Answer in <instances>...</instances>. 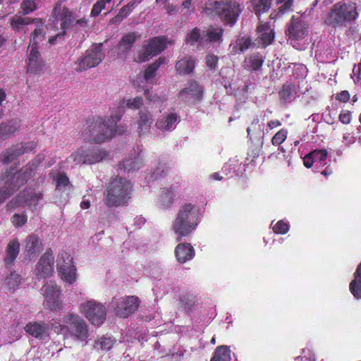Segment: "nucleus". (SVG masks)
Segmentation results:
<instances>
[{
  "mask_svg": "<svg viewBox=\"0 0 361 361\" xmlns=\"http://www.w3.org/2000/svg\"><path fill=\"white\" fill-rule=\"evenodd\" d=\"M124 112L123 104L119 103L116 113H111L107 119L101 117L94 118L92 122V143H102L111 140L116 134L122 135L126 132L124 126H118L117 123L121 119Z\"/></svg>",
  "mask_w": 361,
  "mask_h": 361,
  "instance_id": "nucleus-1",
  "label": "nucleus"
},
{
  "mask_svg": "<svg viewBox=\"0 0 361 361\" xmlns=\"http://www.w3.org/2000/svg\"><path fill=\"white\" fill-rule=\"evenodd\" d=\"M133 185L126 178L116 176L109 183L104 192V202L109 207L126 205L131 197Z\"/></svg>",
  "mask_w": 361,
  "mask_h": 361,
  "instance_id": "nucleus-2",
  "label": "nucleus"
},
{
  "mask_svg": "<svg viewBox=\"0 0 361 361\" xmlns=\"http://www.w3.org/2000/svg\"><path fill=\"white\" fill-rule=\"evenodd\" d=\"M206 11L217 16L224 26L233 27L238 21L242 9L236 0H209L206 3Z\"/></svg>",
  "mask_w": 361,
  "mask_h": 361,
  "instance_id": "nucleus-3",
  "label": "nucleus"
},
{
  "mask_svg": "<svg viewBox=\"0 0 361 361\" xmlns=\"http://www.w3.org/2000/svg\"><path fill=\"white\" fill-rule=\"evenodd\" d=\"M357 17L355 4L340 1L333 5L324 23L331 28H342L353 23Z\"/></svg>",
  "mask_w": 361,
  "mask_h": 361,
  "instance_id": "nucleus-4",
  "label": "nucleus"
},
{
  "mask_svg": "<svg viewBox=\"0 0 361 361\" xmlns=\"http://www.w3.org/2000/svg\"><path fill=\"white\" fill-rule=\"evenodd\" d=\"M197 212L195 206L185 203L179 209L172 225V230L177 235V240L190 235L197 226Z\"/></svg>",
  "mask_w": 361,
  "mask_h": 361,
  "instance_id": "nucleus-5",
  "label": "nucleus"
},
{
  "mask_svg": "<svg viewBox=\"0 0 361 361\" xmlns=\"http://www.w3.org/2000/svg\"><path fill=\"white\" fill-rule=\"evenodd\" d=\"M41 159L38 157L36 160L29 163L25 169L13 174H8L5 185L0 189V204L6 201L18 188L23 185L32 176L37 169Z\"/></svg>",
  "mask_w": 361,
  "mask_h": 361,
  "instance_id": "nucleus-6",
  "label": "nucleus"
},
{
  "mask_svg": "<svg viewBox=\"0 0 361 361\" xmlns=\"http://www.w3.org/2000/svg\"><path fill=\"white\" fill-rule=\"evenodd\" d=\"M63 323L61 329L66 331L77 340L82 341L87 338V325L78 315L73 314L67 315L63 319Z\"/></svg>",
  "mask_w": 361,
  "mask_h": 361,
  "instance_id": "nucleus-7",
  "label": "nucleus"
},
{
  "mask_svg": "<svg viewBox=\"0 0 361 361\" xmlns=\"http://www.w3.org/2000/svg\"><path fill=\"white\" fill-rule=\"evenodd\" d=\"M72 260L71 255L66 251L60 252L56 259V268L61 278L69 284H72L76 279L75 268Z\"/></svg>",
  "mask_w": 361,
  "mask_h": 361,
  "instance_id": "nucleus-8",
  "label": "nucleus"
},
{
  "mask_svg": "<svg viewBox=\"0 0 361 361\" xmlns=\"http://www.w3.org/2000/svg\"><path fill=\"white\" fill-rule=\"evenodd\" d=\"M41 292L45 299L44 304L48 308L55 311L62 309L61 290L54 281H47L42 288Z\"/></svg>",
  "mask_w": 361,
  "mask_h": 361,
  "instance_id": "nucleus-9",
  "label": "nucleus"
},
{
  "mask_svg": "<svg viewBox=\"0 0 361 361\" xmlns=\"http://www.w3.org/2000/svg\"><path fill=\"white\" fill-rule=\"evenodd\" d=\"M114 311L120 318H128L133 314L139 307V298L136 296H126L114 299Z\"/></svg>",
  "mask_w": 361,
  "mask_h": 361,
  "instance_id": "nucleus-10",
  "label": "nucleus"
},
{
  "mask_svg": "<svg viewBox=\"0 0 361 361\" xmlns=\"http://www.w3.org/2000/svg\"><path fill=\"white\" fill-rule=\"evenodd\" d=\"M42 198V194L40 192H35L34 190H25L20 192L16 197L13 199L7 204L9 209H15L20 206H35Z\"/></svg>",
  "mask_w": 361,
  "mask_h": 361,
  "instance_id": "nucleus-11",
  "label": "nucleus"
},
{
  "mask_svg": "<svg viewBox=\"0 0 361 361\" xmlns=\"http://www.w3.org/2000/svg\"><path fill=\"white\" fill-rule=\"evenodd\" d=\"M307 34V24L299 17L293 16L286 31V35L288 39L291 42L299 41L304 39Z\"/></svg>",
  "mask_w": 361,
  "mask_h": 361,
  "instance_id": "nucleus-12",
  "label": "nucleus"
},
{
  "mask_svg": "<svg viewBox=\"0 0 361 361\" xmlns=\"http://www.w3.org/2000/svg\"><path fill=\"white\" fill-rule=\"evenodd\" d=\"M36 147L37 144L33 141L13 145L2 152L1 161L4 163H10L23 154L31 152Z\"/></svg>",
  "mask_w": 361,
  "mask_h": 361,
  "instance_id": "nucleus-13",
  "label": "nucleus"
},
{
  "mask_svg": "<svg viewBox=\"0 0 361 361\" xmlns=\"http://www.w3.org/2000/svg\"><path fill=\"white\" fill-rule=\"evenodd\" d=\"M166 47V39L164 37H155L150 39L145 46L144 52L139 56L142 61H148L158 55Z\"/></svg>",
  "mask_w": 361,
  "mask_h": 361,
  "instance_id": "nucleus-14",
  "label": "nucleus"
},
{
  "mask_svg": "<svg viewBox=\"0 0 361 361\" xmlns=\"http://www.w3.org/2000/svg\"><path fill=\"white\" fill-rule=\"evenodd\" d=\"M54 257L51 250H47L36 264L35 274L38 279L47 278L54 271Z\"/></svg>",
  "mask_w": 361,
  "mask_h": 361,
  "instance_id": "nucleus-15",
  "label": "nucleus"
},
{
  "mask_svg": "<svg viewBox=\"0 0 361 361\" xmlns=\"http://www.w3.org/2000/svg\"><path fill=\"white\" fill-rule=\"evenodd\" d=\"M28 64L27 72L32 74H39L42 73L44 66V62L41 58L38 47H32L28 49Z\"/></svg>",
  "mask_w": 361,
  "mask_h": 361,
  "instance_id": "nucleus-16",
  "label": "nucleus"
},
{
  "mask_svg": "<svg viewBox=\"0 0 361 361\" xmlns=\"http://www.w3.org/2000/svg\"><path fill=\"white\" fill-rule=\"evenodd\" d=\"M21 128V121L13 118L0 125V142L13 136Z\"/></svg>",
  "mask_w": 361,
  "mask_h": 361,
  "instance_id": "nucleus-17",
  "label": "nucleus"
},
{
  "mask_svg": "<svg viewBox=\"0 0 361 361\" xmlns=\"http://www.w3.org/2000/svg\"><path fill=\"white\" fill-rule=\"evenodd\" d=\"M43 248L39 238L35 235H29L24 242V254L28 257H35Z\"/></svg>",
  "mask_w": 361,
  "mask_h": 361,
  "instance_id": "nucleus-18",
  "label": "nucleus"
},
{
  "mask_svg": "<svg viewBox=\"0 0 361 361\" xmlns=\"http://www.w3.org/2000/svg\"><path fill=\"white\" fill-rule=\"evenodd\" d=\"M195 250L190 243H179L175 248L176 259L180 263H185L195 257Z\"/></svg>",
  "mask_w": 361,
  "mask_h": 361,
  "instance_id": "nucleus-19",
  "label": "nucleus"
},
{
  "mask_svg": "<svg viewBox=\"0 0 361 361\" xmlns=\"http://www.w3.org/2000/svg\"><path fill=\"white\" fill-rule=\"evenodd\" d=\"M106 317V309L101 302L92 300V325H102Z\"/></svg>",
  "mask_w": 361,
  "mask_h": 361,
  "instance_id": "nucleus-20",
  "label": "nucleus"
},
{
  "mask_svg": "<svg viewBox=\"0 0 361 361\" xmlns=\"http://www.w3.org/2000/svg\"><path fill=\"white\" fill-rule=\"evenodd\" d=\"M203 92V88L199 82L195 80H190L186 87L180 91L179 94L180 95H190L195 101L199 102L202 99Z\"/></svg>",
  "mask_w": 361,
  "mask_h": 361,
  "instance_id": "nucleus-21",
  "label": "nucleus"
},
{
  "mask_svg": "<svg viewBox=\"0 0 361 361\" xmlns=\"http://www.w3.org/2000/svg\"><path fill=\"white\" fill-rule=\"evenodd\" d=\"M25 331L39 339H44L48 336V326L44 323L42 322H29L25 326Z\"/></svg>",
  "mask_w": 361,
  "mask_h": 361,
  "instance_id": "nucleus-22",
  "label": "nucleus"
},
{
  "mask_svg": "<svg viewBox=\"0 0 361 361\" xmlns=\"http://www.w3.org/2000/svg\"><path fill=\"white\" fill-rule=\"evenodd\" d=\"M141 35L136 32H129L125 34L118 44V49L123 54H127L133 47L137 39H140Z\"/></svg>",
  "mask_w": 361,
  "mask_h": 361,
  "instance_id": "nucleus-23",
  "label": "nucleus"
},
{
  "mask_svg": "<svg viewBox=\"0 0 361 361\" xmlns=\"http://www.w3.org/2000/svg\"><path fill=\"white\" fill-rule=\"evenodd\" d=\"M264 58L259 53H253L245 57L244 60V69L248 71H258L261 69Z\"/></svg>",
  "mask_w": 361,
  "mask_h": 361,
  "instance_id": "nucleus-24",
  "label": "nucleus"
},
{
  "mask_svg": "<svg viewBox=\"0 0 361 361\" xmlns=\"http://www.w3.org/2000/svg\"><path fill=\"white\" fill-rule=\"evenodd\" d=\"M257 32L259 35V38L262 41V45L266 47L271 44L274 39V32L271 29L268 23H260L257 27Z\"/></svg>",
  "mask_w": 361,
  "mask_h": 361,
  "instance_id": "nucleus-25",
  "label": "nucleus"
},
{
  "mask_svg": "<svg viewBox=\"0 0 361 361\" xmlns=\"http://www.w3.org/2000/svg\"><path fill=\"white\" fill-rule=\"evenodd\" d=\"M20 281V275L16 271H11L5 277L1 284V289L6 293H13L18 288Z\"/></svg>",
  "mask_w": 361,
  "mask_h": 361,
  "instance_id": "nucleus-26",
  "label": "nucleus"
},
{
  "mask_svg": "<svg viewBox=\"0 0 361 361\" xmlns=\"http://www.w3.org/2000/svg\"><path fill=\"white\" fill-rule=\"evenodd\" d=\"M60 6H56L53 10L52 17L56 16L57 18L59 16V19L61 21V27L65 30L73 25L75 18L72 12L67 8H63L61 13H60Z\"/></svg>",
  "mask_w": 361,
  "mask_h": 361,
  "instance_id": "nucleus-27",
  "label": "nucleus"
},
{
  "mask_svg": "<svg viewBox=\"0 0 361 361\" xmlns=\"http://www.w3.org/2000/svg\"><path fill=\"white\" fill-rule=\"evenodd\" d=\"M41 18H23L20 16H14L9 20L10 26L16 32H22L25 26L31 23H38L41 22Z\"/></svg>",
  "mask_w": 361,
  "mask_h": 361,
  "instance_id": "nucleus-28",
  "label": "nucleus"
},
{
  "mask_svg": "<svg viewBox=\"0 0 361 361\" xmlns=\"http://www.w3.org/2000/svg\"><path fill=\"white\" fill-rule=\"evenodd\" d=\"M195 60L191 56H185L176 63V71L181 75L190 74L195 66Z\"/></svg>",
  "mask_w": 361,
  "mask_h": 361,
  "instance_id": "nucleus-29",
  "label": "nucleus"
},
{
  "mask_svg": "<svg viewBox=\"0 0 361 361\" xmlns=\"http://www.w3.org/2000/svg\"><path fill=\"white\" fill-rule=\"evenodd\" d=\"M354 279L349 284V290L355 298L361 299V262L353 274Z\"/></svg>",
  "mask_w": 361,
  "mask_h": 361,
  "instance_id": "nucleus-30",
  "label": "nucleus"
},
{
  "mask_svg": "<svg viewBox=\"0 0 361 361\" xmlns=\"http://www.w3.org/2000/svg\"><path fill=\"white\" fill-rule=\"evenodd\" d=\"M178 116L176 113H170L162 118H159L156 122V126L161 130H171L175 128V124L177 123Z\"/></svg>",
  "mask_w": 361,
  "mask_h": 361,
  "instance_id": "nucleus-31",
  "label": "nucleus"
},
{
  "mask_svg": "<svg viewBox=\"0 0 361 361\" xmlns=\"http://www.w3.org/2000/svg\"><path fill=\"white\" fill-rule=\"evenodd\" d=\"M20 252V243L17 239L11 240L6 247V255L4 259L7 266H11Z\"/></svg>",
  "mask_w": 361,
  "mask_h": 361,
  "instance_id": "nucleus-32",
  "label": "nucleus"
},
{
  "mask_svg": "<svg viewBox=\"0 0 361 361\" xmlns=\"http://www.w3.org/2000/svg\"><path fill=\"white\" fill-rule=\"evenodd\" d=\"M116 343L114 337L108 335H104L94 341V348L97 350L109 351Z\"/></svg>",
  "mask_w": 361,
  "mask_h": 361,
  "instance_id": "nucleus-33",
  "label": "nucleus"
},
{
  "mask_svg": "<svg viewBox=\"0 0 361 361\" xmlns=\"http://www.w3.org/2000/svg\"><path fill=\"white\" fill-rule=\"evenodd\" d=\"M40 23L34 31L30 34V45L28 49L32 47H38V44L45 39L44 26L42 24V20L39 22Z\"/></svg>",
  "mask_w": 361,
  "mask_h": 361,
  "instance_id": "nucleus-34",
  "label": "nucleus"
},
{
  "mask_svg": "<svg viewBox=\"0 0 361 361\" xmlns=\"http://www.w3.org/2000/svg\"><path fill=\"white\" fill-rule=\"evenodd\" d=\"M224 30L221 27H209L203 33L206 41L211 43L221 42L222 41Z\"/></svg>",
  "mask_w": 361,
  "mask_h": 361,
  "instance_id": "nucleus-35",
  "label": "nucleus"
},
{
  "mask_svg": "<svg viewBox=\"0 0 361 361\" xmlns=\"http://www.w3.org/2000/svg\"><path fill=\"white\" fill-rule=\"evenodd\" d=\"M252 11L259 16L267 12L271 5L272 0H250Z\"/></svg>",
  "mask_w": 361,
  "mask_h": 361,
  "instance_id": "nucleus-36",
  "label": "nucleus"
},
{
  "mask_svg": "<svg viewBox=\"0 0 361 361\" xmlns=\"http://www.w3.org/2000/svg\"><path fill=\"white\" fill-rule=\"evenodd\" d=\"M140 117L137 121V129L138 133L142 134L144 130L150 128L152 123H153L152 115L149 111H140Z\"/></svg>",
  "mask_w": 361,
  "mask_h": 361,
  "instance_id": "nucleus-37",
  "label": "nucleus"
},
{
  "mask_svg": "<svg viewBox=\"0 0 361 361\" xmlns=\"http://www.w3.org/2000/svg\"><path fill=\"white\" fill-rule=\"evenodd\" d=\"M277 4H282L277 10L274 11L271 15V19H276L279 16L292 11L293 0H276Z\"/></svg>",
  "mask_w": 361,
  "mask_h": 361,
  "instance_id": "nucleus-38",
  "label": "nucleus"
},
{
  "mask_svg": "<svg viewBox=\"0 0 361 361\" xmlns=\"http://www.w3.org/2000/svg\"><path fill=\"white\" fill-rule=\"evenodd\" d=\"M252 44V40L250 37H238L232 47V51L234 54L244 52L250 48Z\"/></svg>",
  "mask_w": 361,
  "mask_h": 361,
  "instance_id": "nucleus-39",
  "label": "nucleus"
},
{
  "mask_svg": "<svg viewBox=\"0 0 361 361\" xmlns=\"http://www.w3.org/2000/svg\"><path fill=\"white\" fill-rule=\"evenodd\" d=\"M231 350L227 345L218 346L210 361H231Z\"/></svg>",
  "mask_w": 361,
  "mask_h": 361,
  "instance_id": "nucleus-40",
  "label": "nucleus"
},
{
  "mask_svg": "<svg viewBox=\"0 0 361 361\" xmlns=\"http://www.w3.org/2000/svg\"><path fill=\"white\" fill-rule=\"evenodd\" d=\"M89 159V153L87 151L79 149L75 152L73 153L68 158V162H74L75 165H80L85 164Z\"/></svg>",
  "mask_w": 361,
  "mask_h": 361,
  "instance_id": "nucleus-41",
  "label": "nucleus"
},
{
  "mask_svg": "<svg viewBox=\"0 0 361 361\" xmlns=\"http://www.w3.org/2000/svg\"><path fill=\"white\" fill-rule=\"evenodd\" d=\"M42 5V0H24L20 4V8L23 11L24 15H28Z\"/></svg>",
  "mask_w": 361,
  "mask_h": 361,
  "instance_id": "nucleus-42",
  "label": "nucleus"
},
{
  "mask_svg": "<svg viewBox=\"0 0 361 361\" xmlns=\"http://www.w3.org/2000/svg\"><path fill=\"white\" fill-rule=\"evenodd\" d=\"M104 53L102 51V44H92V68L97 66L104 59Z\"/></svg>",
  "mask_w": 361,
  "mask_h": 361,
  "instance_id": "nucleus-43",
  "label": "nucleus"
},
{
  "mask_svg": "<svg viewBox=\"0 0 361 361\" xmlns=\"http://www.w3.org/2000/svg\"><path fill=\"white\" fill-rule=\"evenodd\" d=\"M165 63V59L162 57H159L156 61L149 64L145 69L144 73V78L146 80L154 78L156 75L157 71L159 69L161 65Z\"/></svg>",
  "mask_w": 361,
  "mask_h": 361,
  "instance_id": "nucleus-44",
  "label": "nucleus"
},
{
  "mask_svg": "<svg viewBox=\"0 0 361 361\" xmlns=\"http://www.w3.org/2000/svg\"><path fill=\"white\" fill-rule=\"evenodd\" d=\"M203 38L204 37H202L200 29L195 27L187 32L185 42L187 44L194 46Z\"/></svg>",
  "mask_w": 361,
  "mask_h": 361,
  "instance_id": "nucleus-45",
  "label": "nucleus"
},
{
  "mask_svg": "<svg viewBox=\"0 0 361 361\" xmlns=\"http://www.w3.org/2000/svg\"><path fill=\"white\" fill-rule=\"evenodd\" d=\"M173 191L171 188H164L159 198V203L163 207H170L173 201Z\"/></svg>",
  "mask_w": 361,
  "mask_h": 361,
  "instance_id": "nucleus-46",
  "label": "nucleus"
},
{
  "mask_svg": "<svg viewBox=\"0 0 361 361\" xmlns=\"http://www.w3.org/2000/svg\"><path fill=\"white\" fill-rule=\"evenodd\" d=\"M141 166V163L138 157H135L133 159H126L119 164L121 169L127 170L128 171L135 169H139Z\"/></svg>",
  "mask_w": 361,
  "mask_h": 361,
  "instance_id": "nucleus-47",
  "label": "nucleus"
},
{
  "mask_svg": "<svg viewBox=\"0 0 361 361\" xmlns=\"http://www.w3.org/2000/svg\"><path fill=\"white\" fill-rule=\"evenodd\" d=\"M288 130L281 128L272 137L271 142L274 146L279 147L286 140L288 136Z\"/></svg>",
  "mask_w": 361,
  "mask_h": 361,
  "instance_id": "nucleus-48",
  "label": "nucleus"
},
{
  "mask_svg": "<svg viewBox=\"0 0 361 361\" xmlns=\"http://www.w3.org/2000/svg\"><path fill=\"white\" fill-rule=\"evenodd\" d=\"M180 307L186 312H189L195 305V300L192 296L185 294L180 296Z\"/></svg>",
  "mask_w": 361,
  "mask_h": 361,
  "instance_id": "nucleus-49",
  "label": "nucleus"
},
{
  "mask_svg": "<svg viewBox=\"0 0 361 361\" xmlns=\"http://www.w3.org/2000/svg\"><path fill=\"white\" fill-rule=\"evenodd\" d=\"M90 64V53L88 50L86 51L84 56L81 57L78 61V66L75 68L77 72L86 71L89 68Z\"/></svg>",
  "mask_w": 361,
  "mask_h": 361,
  "instance_id": "nucleus-50",
  "label": "nucleus"
},
{
  "mask_svg": "<svg viewBox=\"0 0 361 361\" xmlns=\"http://www.w3.org/2000/svg\"><path fill=\"white\" fill-rule=\"evenodd\" d=\"M108 154L106 151L92 146V164L98 163L106 159Z\"/></svg>",
  "mask_w": 361,
  "mask_h": 361,
  "instance_id": "nucleus-51",
  "label": "nucleus"
},
{
  "mask_svg": "<svg viewBox=\"0 0 361 361\" xmlns=\"http://www.w3.org/2000/svg\"><path fill=\"white\" fill-rule=\"evenodd\" d=\"M169 169H170V168H169V166H167L166 164L159 163V166L157 167V169L154 170V171L152 174V176L154 179L165 177L168 174Z\"/></svg>",
  "mask_w": 361,
  "mask_h": 361,
  "instance_id": "nucleus-52",
  "label": "nucleus"
},
{
  "mask_svg": "<svg viewBox=\"0 0 361 361\" xmlns=\"http://www.w3.org/2000/svg\"><path fill=\"white\" fill-rule=\"evenodd\" d=\"M289 224L283 220H279L272 226L273 231L276 234H286L289 231Z\"/></svg>",
  "mask_w": 361,
  "mask_h": 361,
  "instance_id": "nucleus-53",
  "label": "nucleus"
},
{
  "mask_svg": "<svg viewBox=\"0 0 361 361\" xmlns=\"http://www.w3.org/2000/svg\"><path fill=\"white\" fill-rule=\"evenodd\" d=\"M111 0H99L96 4H94L92 8V16H97L99 15L101 11L105 8L106 4H109Z\"/></svg>",
  "mask_w": 361,
  "mask_h": 361,
  "instance_id": "nucleus-54",
  "label": "nucleus"
},
{
  "mask_svg": "<svg viewBox=\"0 0 361 361\" xmlns=\"http://www.w3.org/2000/svg\"><path fill=\"white\" fill-rule=\"evenodd\" d=\"M311 155H313L314 161L322 164L327 158V150L325 149H316L311 152Z\"/></svg>",
  "mask_w": 361,
  "mask_h": 361,
  "instance_id": "nucleus-55",
  "label": "nucleus"
},
{
  "mask_svg": "<svg viewBox=\"0 0 361 361\" xmlns=\"http://www.w3.org/2000/svg\"><path fill=\"white\" fill-rule=\"evenodd\" d=\"M218 56L212 54L207 55L205 58L206 65L211 71H214L216 69L218 64Z\"/></svg>",
  "mask_w": 361,
  "mask_h": 361,
  "instance_id": "nucleus-56",
  "label": "nucleus"
},
{
  "mask_svg": "<svg viewBox=\"0 0 361 361\" xmlns=\"http://www.w3.org/2000/svg\"><path fill=\"white\" fill-rule=\"evenodd\" d=\"M11 221L16 227H20L26 223L27 216L23 214H16L12 216Z\"/></svg>",
  "mask_w": 361,
  "mask_h": 361,
  "instance_id": "nucleus-57",
  "label": "nucleus"
},
{
  "mask_svg": "<svg viewBox=\"0 0 361 361\" xmlns=\"http://www.w3.org/2000/svg\"><path fill=\"white\" fill-rule=\"evenodd\" d=\"M293 87L290 85H284L279 92L280 97L284 100H288L293 94Z\"/></svg>",
  "mask_w": 361,
  "mask_h": 361,
  "instance_id": "nucleus-58",
  "label": "nucleus"
},
{
  "mask_svg": "<svg viewBox=\"0 0 361 361\" xmlns=\"http://www.w3.org/2000/svg\"><path fill=\"white\" fill-rule=\"evenodd\" d=\"M338 120L343 124H349L352 120V112L348 110H342L338 116Z\"/></svg>",
  "mask_w": 361,
  "mask_h": 361,
  "instance_id": "nucleus-59",
  "label": "nucleus"
},
{
  "mask_svg": "<svg viewBox=\"0 0 361 361\" xmlns=\"http://www.w3.org/2000/svg\"><path fill=\"white\" fill-rule=\"evenodd\" d=\"M142 105V98L141 97H136L133 100H128L126 103L128 108L138 109Z\"/></svg>",
  "mask_w": 361,
  "mask_h": 361,
  "instance_id": "nucleus-60",
  "label": "nucleus"
},
{
  "mask_svg": "<svg viewBox=\"0 0 361 361\" xmlns=\"http://www.w3.org/2000/svg\"><path fill=\"white\" fill-rule=\"evenodd\" d=\"M350 94L348 90H343L336 95V99L340 102L346 103L349 101Z\"/></svg>",
  "mask_w": 361,
  "mask_h": 361,
  "instance_id": "nucleus-61",
  "label": "nucleus"
},
{
  "mask_svg": "<svg viewBox=\"0 0 361 361\" xmlns=\"http://www.w3.org/2000/svg\"><path fill=\"white\" fill-rule=\"evenodd\" d=\"M69 182L68 178L65 175L62 173H59L57 176L56 178V187L61 188L64 187L68 185Z\"/></svg>",
  "mask_w": 361,
  "mask_h": 361,
  "instance_id": "nucleus-62",
  "label": "nucleus"
},
{
  "mask_svg": "<svg viewBox=\"0 0 361 361\" xmlns=\"http://www.w3.org/2000/svg\"><path fill=\"white\" fill-rule=\"evenodd\" d=\"M145 95L146 98L151 102H159L164 100L157 94H153L149 90H145Z\"/></svg>",
  "mask_w": 361,
  "mask_h": 361,
  "instance_id": "nucleus-63",
  "label": "nucleus"
},
{
  "mask_svg": "<svg viewBox=\"0 0 361 361\" xmlns=\"http://www.w3.org/2000/svg\"><path fill=\"white\" fill-rule=\"evenodd\" d=\"M314 162H315V161H314L313 155H311V152L306 154L303 158L304 166L307 169L311 168Z\"/></svg>",
  "mask_w": 361,
  "mask_h": 361,
  "instance_id": "nucleus-64",
  "label": "nucleus"
}]
</instances>
